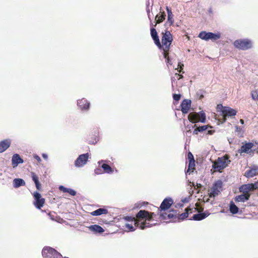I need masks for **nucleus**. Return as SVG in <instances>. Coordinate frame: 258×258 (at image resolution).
Here are the masks:
<instances>
[{
  "label": "nucleus",
  "mask_w": 258,
  "mask_h": 258,
  "mask_svg": "<svg viewBox=\"0 0 258 258\" xmlns=\"http://www.w3.org/2000/svg\"><path fill=\"white\" fill-rule=\"evenodd\" d=\"M67 192L69 193L72 196H75L76 195V191L72 188H68Z\"/></svg>",
  "instance_id": "43"
},
{
  "label": "nucleus",
  "mask_w": 258,
  "mask_h": 258,
  "mask_svg": "<svg viewBox=\"0 0 258 258\" xmlns=\"http://www.w3.org/2000/svg\"><path fill=\"white\" fill-rule=\"evenodd\" d=\"M33 195L35 200L34 205L37 209H40L45 204V199L42 198L40 194L37 191L34 192Z\"/></svg>",
  "instance_id": "9"
},
{
  "label": "nucleus",
  "mask_w": 258,
  "mask_h": 258,
  "mask_svg": "<svg viewBox=\"0 0 258 258\" xmlns=\"http://www.w3.org/2000/svg\"><path fill=\"white\" fill-rule=\"evenodd\" d=\"M31 177L32 178V180L34 182L36 187L38 190H40L41 188V184L39 181V178L37 176V175L34 173L32 172L31 173Z\"/></svg>",
  "instance_id": "26"
},
{
  "label": "nucleus",
  "mask_w": 258,
  "mask_h": 258,
  "mask_svg": "<svg viewBox=\"0 0 258 258\" xmlns=\"http://www.w3.org/2000/svg\"><path fill=\"white\" fill-rule=\"evenodd\" d=\"M221 35L219 32L215 33L212 32H207L206 31H202L199 34V37L204 40L208 41L211 40L213 41L219 39L221 38Z\"/></svg>",
  "instance_id": "5"
},
{
  "label": "nucleus",
  "mask_w": 258,
  "mask_h": 258,
  "mask_svg": "<svg viewBox=\"0 0 258 258\" xmlns=\"http://www.w3.org/2000/svg\"><path fill=\"white\" fill-rule=\"evenodd\" d=\"M147 12H148V17H149V19L150 20L151 19V15L150 14V10L149 9L147 10Z\"/></svg>",
  "instance_id": "53"
},
{
  "label": "nucleus",
  "mask_w": 258,
  "mask_h": 258,
  "mask_svg": "<svg viewBox=\"0 0 258 258\" xmlns=\"http://www.w3.org/2000/svg\"><path fill=\"white\" fill-rule=\"evenodd\" d=\"M166 10L168 14V18L167 23L169 24V25H172L173 24V15L172 13L171 9H170L168 7H166Z\"/></svg>",
  "instance_id": "28"
},
{
  "label": "nucleus",
  "mask_w": 258,
  "mask_h": 258,
  "mask_svg": "<svg viewBox=\"0 0 258 258\" xmlns=\"http://www.w3.org/2000/svg\"><path fill=\"white\" fill-rule=\"evenodd\" d=\"M108 211L107 209L104 208H99L97 210L91 212V215L94 216H99L102 214H107Z\"/></svg>",
  "instance_id": "25"
},
{
  "label": "nucleus",
  "mask_w": 258,
  "mask_h": 258,
  "mask_svg": "<svg viewBox=\"0 0 258 258\" xmlns=\"http://www.w3.org/2000/svg\"><path fill=\"white\" fill-rule=\"evenodd\" d=\"M199 113H200V121H201V122H205L206 121L205 113L204 112H203V111H201V112H199Z\"/></svg>",
  "instance_id": "39"
},
{
  "label": "nucleus",
  "mask_w": 258,
  "mask_h": 258,
  "mask_svg": "<svg viewBox=\"0 0 258 258\" xmlns=\"http://www.w3.org/2000/svg\"><path fill=\"white\" fill-rule=\"evenodd\" d=\"M169 49H163V54L165 58L166 59V62L169 64H171V60L169 59Z\"/></svg>",
  "instance_id": "37"
},
{
  "label": "nucleus",
  "mask_w": 258,
  "mask_h": 258,
  "mask_svg": "<svg viewBox=\"0 0 258 258\" xmlns=\"http://www.w3.org/2000/svg\"><path fill=\"white\" fill-rule=\"evenodd\" d=\"M181 111L182 113H187L191 106V101L189 99H184L180 105Z\"/></svg>",
  "instance_id": "14"
},
{
  "label": "nucleus",
  "mask_w": 258,
  "mask_h": 258,
  "mask_svg": "<svg viewBox=\"0 0 258 258\" xmlns=\"http://www.w3.org/2000/svg\"><path fill=\"white\" fill-rule=\"evenodd\" d=\"M68 188L65 187L64 186L62 185H60L59 186V189L63 192H67L68 191Z\"/></svg>",
  "instance_id": "46"
},
{
  "label": "nucleus",
  "mask_w": 258,
  "mask_h": 258,
  "mask_svg": "<svg viewBox=\"0 0 258 258\" xmlns=\"http://www.w3.org/2000/svg\"><path fill=\"white\" fill-rule=\"evenodd\" d=\"M229 157L228 155L226 154L224 156L218 157L216 160L212 165V168L215 171L222 172V170L225 168L231 162L229 160Z\"/></svg>",
  "instance_id": "2"
},
{
  "label": "nucleus",
  "mask_w": 258,
  "mask_h": 258,
  "mask_svg": "<svg viewBox=\"0 0 258 258\" xmlns=\"http://www.w3.org/2000/svg\"><path fill=\"white\" fill-rule=\"evenodd\" d=\"M246 186L242 185L239 188V191L242 192L241 195H238L235 198V201L236 202H244L249 199L250 197V190H246L244 188Z\"/></svg>",
  "instance_id": "4"
},
{
  "label": "nucleus",
  "mask_w": 258,
  "mask_h": 258,
  "mask_svg": "<svg viewBox=\"0 0 258 258\" xmlns=\"http://www.w3.org/2000/svg\"><path fill=\"white\" fill-rule=\"evenodd\" d=\"M11 144V142L9 139L4 140L0 142V153L4 152L9 148Z\"/></svg>",
  "instance_id": "17"
},
{
  "label": "nucleus",
  "mask_w": 258,
  "mask_h": 258,
  "mask_svg": "<svg viewBox=\"0 0 258 258\" xmlns=\"http://www.w3.org/2000/svg\"><path fill=\"white\" fill-rule=\"evenodd\" d=\"M42 157L44 159H47V155L46 154H42Z\"/></svg>",
  "instance_id": "54"
},
{
  "label": "nucleus",
  "mask_w": 258,
  "mask_h": 258,
  "mask_svg": "<svg viewBox=\"0 0 258 258\" xmlns=\"http://www.w3.org/2000/svg\"><path fill=\"white\" fill-rule=\"evenodd\" d=\"M209 213L208 211H206L204 213H199L198 214H195L192 216V219L195 221H200L204 219L209 215Z\"/></svg>",
  "instance_id": "22"
},
{
  "label": "nucleus",
  "mask_w": 258,
  "mask_h": 258,
  "mask_svg": "<svg viewBox=\"0 0 258 258\" xmlns=\"http://www.w3.org/2000/svg\"><path fill=\"white\" fill-rule=\"evenodd\" d=\"M173 40L172 36L169 31H166L163 34L162 38V44L166 47L169 48Z\"/></svg>",
  "instance_id": "10"
},
{
  "label": "nucleus",
  "mask_w": 258,
  "mask_h": 258,
  "mask_svg": "<svg viewBox=\"0 0 258 258\" xmlns=\"http://www.w3.org/2000/svg\"><path fill=\"white\" fill-rule=\"evenodd\" d=\"M149 212L146 210H140L136 215V217L127 216L125 219L134 222L136 227H139L141 229H144L146 227H149L150 225L148 221Z\"/></svg>",
  "instance_id": "1"
},
{
  "label": "nucleus",
  "mask_w": 258,
  "mask_h": 258,
  "mask_svg": "<svg viewBox=\"0 0 258 258\" xmlns=\"http://www.w3.org/2000/svg\"><path fill=\"white\" fill-rule=\"evenodd\" d=\"M204 97V96L202 95L201 96V97H200V98H202V97Z\"/></svg>",
  "instance_id": "58"
},
{
  "label": "nucleus",
  "mask_w": 258,
  "mask_h": 258,
  "mask_svg": "<svg viewBox=\"0 0 258 258\" xmlns=\"http://www.w3.org/2000/svg\"><path fill=\"white\" fill-rule=\"evenodd\" d=\"M189 121L192 123H197L200 121V113L196 112H191L188 115Z\"/></svg>",
  "instance_id": "19"
},
{
  "label": "nucleus",
  "mask_w": 258,
  "mask_h": 258,
  "mask_svg": "<svg viewBox=\"0 0 258 258\" xmlns=\"http://www.w3.org/2000/svg\"><path fill=\"white\" fill-rule=\"evenodd\" d=\"M173 99L175 101H178L180 99L181 95L180 94H174L173 95Z\"/></svg>",
  "instance_id": "41"
},
{
  "label": "nucleus",
  "mask_w": 258,
  "mask_h": 258,
  "mask_svg": "<svg viewBox=\"0 0 258 258\" xmlns=\"http://www.w3.org/2000/svg\"><path fill=\"white\" fill-rule=\"evenodd\" d=\"M89 157L88 153L81 154L79 156L78 158L75 160V165L76 167H80L85 165Z\"/></svg>",
  "instance_id": "11"
},
{
  "label": "nucleus",
  "mask_w": 258,
  "mask_h": 258,
  "mask_svg": "<svg viewBox=\"0 0 258 258\" xmlns=\"http://www.w3.org/2000/svg\"><path fill=\"white\" fill-rule=\"evenodd\" d=\"M240 122L241 124H243L244 123V120L242 119H240Z\"/></svg>",
  "instance_id": "56"
},
{
  "label": "nucleus",
  "mask_w": 258,
  "mask_h": 258,
  "mask_svg": "<svg viewBox=\"0 0 258 258\" xmlns=\"http://www.w3.org/2000/svg\"><path fill=\"white\" fill-rule=\"evenodd\" d=\"M23 160L19 154H15L13 155L12 159V164L14 168L17 167L19 164L23 163Z\"/></svg>",
  "instance_id": "16"
},
{
  "label": "nucleus",
  "mask_w": 258,
  "mask_h": 258,
  "mask_svg": "<svg viewBox=\"0 0 258 258\" xmlns=\"http://www.w3.org/2000/svg\"><path fill=\"white\" fill-rule=\"evenodd\" d=\"M252 98L254 100H258V91L253 90L251 92Z\"/></svg>",
  "instance_id": "38"
},
{
  "label": "nucleus",
  "mask_w": 258,
  "mask_h": 258,
  "mask_svg": "<svg viewBox=\"0 0 258 258\" xmlns=\"http://www.w3.org/2000/svg\"><path fill=\"white\" fill-rule=\"evenodd\" d=\"M253 146V144L252 143H247L242 145L239 150V153H248Z\"/></svg>",
  "instance_id": "23"
},
{
  "label": "nucleus",
  "mask_w": 258,
  "mask_h": 258,
  "mask_svg": "<svg viewBox=\"0 0 258 258\" xmlns=\"http://www.w3.org/2000/svg\"><path fill=\"white\" fill-rule=\"evenodd\" d=\"M195 161H189V164L188 165V169L187 170V172H189V171L193 172L194 170H195Z\"/></svg>",
  "instance_id": "36"
},
{
  "label": "nucleus",
  "mask_w": 258,
  "mask_h": 258,
  "mask_svg": "<svg viewBox=\"0 0 258 258\" xmlns=\"http://www.w3.org/2000/svg\"><path fill=\"white\" fill-rule=\"evenodd\" d=\"M43 258H61V254L50 247H45L42 251Z\"/></svg>",
  "instance_id": "3"
},
{
  "label": "nucleus",
  "mask_w": 258,
  "mask_h": 258,
  "mask_svg": "<svg viewBox=\"0 0 258 258\" xmlns=\"http://www.w3.org/2000/svg\"><path fill=\"white\" fill-rule=\"evenodd\" d=\"M173 203L174 202L172 198H166L164 199L158 209L159 214L169 210Z\"/></svg>",
  "instance_id": "7"
},
{
  "label": "nucleus",
  "mask_w": 258,
  "mask_h": 258,
  "mask_svg": "<svg viewBox=\"0 0 258 258\" xmlns=\"http://www.w3.org/2000/svg\"><path fill=\"white\" fill-rule=\"evenodd\" d=\"M88 229L95 233H102L104 232V229L99 225L95 224L89 226Z\"/></svg>",
  "instance_id": "20"
},
{
  "label": "nucleus",
  "mask_w": 258,
  "mask_h": 258,
  "mask_svg": "<svg viewBox=\"0 0 258 258\" xmlns=\"http://www.w3.org/2000/svg\"><path fill=\"white\" fill-rule=\"evenodd\" d=\"M14 186L15 188H18L20 186L25 185V181L21 178H15L13 181Z\"/></svg>",
  "instance_id": "29"
},
{
  "label": "nucleus",
  "mask_w": 258,
  "mask_h": 258,
  "mask_svg": "<svg viewBox=\"0 0 258 258\" xmlns=\"http://www.w3.org/2000/svg\"><path fill=\"white\" fill-rule=\"evenodd\" d=\"M78 105L82 110H87L90 106V103L85 98L78 101Z\"/></svg>",
  "instance_id": "21"
},
{
  "label": "nucleus",
  "mask_w": 258,
  "mask_h": 258,
  "mask_svg": "<svg viewBox=\"0 0 258 258\" xmlns=\"http://www.w3.org/2000/svg\"><path fill=\"white\" fill-rule=\"evenodd\" d=\"M98 141L99 138L96 135H90L88 138V141L90 144H95Z\"/></svg>",
  "instance_id": "31"
},
{
  "label": "nucleus",
  "mask_w": 258,
  "mask_h": 258,
  "mask_svg": "<svg viewBox=\"0 0 258 258\" xmlns=\"http://www.w3.org/2000/svg\"><path fill=\"white\" fill-rule=\"evenodd\" d=\"M229 210L230 212L233 214H237L238 212V208L233 202H230Z\"/></svg>",
  "instance_id": "33"
},
{
  "label": "nucleus",
  "mask_w": 258,
  "mask_h": 258,
  "mask_svg": "<svg viewBox=\"0 0 258 258\" xmlns=\"http://www.w3.org/2000/svg\"><path fill=\"white\" fill-rule=\"evenodd\" d=\"M233 45L236 48H249L252 46V41L248 39L235 40Z\"/></svg>",
  "instance_id": "6"
},
{
  "label": "nucleus",
  "mask_w": 258,
  "mask_h": 258,
  "mask_svg": "<svg viewBox=\"0 0 258 258\" xmlns=\"http://www.w3.org/2000/svg\"><path fill=\"white\" fill-rule=\"evenodd\" d=\"M208 125H203L197 127L194 130L193 134L195 135H198L199 132H202L204 131H206L208 128Z\"/></svg>",
  "instance_id": "34"
},
{
  "label": "nucleus",
  "mask_w": 258,
  "mask_h": 258,
  "mask_svg": "<svg viewBox=\"0 0 258 258\" xmlns=\"http://www.w3.org/2000/svg\"><path fill=\"white\" fill-rule=\"evenodd\" d=\"M258 174V167L253 166L247 170L244 173V176L247 178L252 177Z\"/></svg>",
  "instance_id": "15"
},
{
  "label": "nucleus",
  "mask_w": 258,
  "mask_h": 258,
  "mask_svg": "<svg viewBox=\"0 0 258 258\" xmlns=\"http://www.w3.org/2000/svg\"><path fill=\"white\" fill-rule=\"evenodd\" d=\"M187 156H188V158L189 161H195L194 158V156H193V155L191 154V152H188V154H187Z\"/></svg>",
  "instance_id": "44"
},
{
  "label": "nucleus",
  "mask_w": 258,
  "mask_h": 258,
  "mask_svg": "<svg viewBox=\"0 0 258 258\" xmlns=\"http://www.w3.org/2000/svg\"><path fill=\"white\" fill-rule=\"evenodd\" d=\"M48 215H49V217L51 218V219H52L53 220H54V215H53L51 213H49L48 214Z\"/></svg>",
  "instance_id": "50"
},
{
  "label": "nucleus",
  "mask_w": 258,
  "mask_h": 258,
  "mask_svg": "<svg viewBox=\"0 0 258 258\" xmlns=\"http://www.w3.org/2000/svg\"><path fill=\"white\" fill-rule=\"evenodd\" d=\"M222 182L219 181L215 183L211 188L209 193L210 197H215L218 195L220 189L222 188Z\"/></svg>",
  "instance_id": "13"
},
{
  "label": "nucleus",
  "mask_w": 258,
  "mask_h": 258,
  "mask_svg": "<svg viewBox=\"0 0 258 258\" xmlns=\"http://www.w3.org/2000/svg\"><path fill=\"white\" fill-rule=\"evenodd\" d=\"M190 206L189 207L186 208L185 209V212L181 214H177V220H184L186 218H187L188 215L190 213Z\"/></svg>",
  "instance_id": "24"
},
{
  "label": "nucleus",
  "mask_w": 258,
  "mask_h": 258,
  "mask_svg": "<svg viewBox=\"0 0 258 258\" xmlns=\"http://www.w3.org/2000/svg\"><path fill=\"white\" fill-rule=\"evenodd\" d=\"M215 132L213 130H210L208 131V134L209 135H212Z\"/></svg>",
  "instance_id": "51"
},
{
  "label": "nucleus",
  "mask_w": 258,
  "mask_h": 258,
  "mask_svg": "<svg viewBox=\"0 0 258 258\" xmlns=\"http://www.w3.org/2000/svg\"><path fill=\"white\" fill-rule=\"evenodd\" d=\"M149 215L148 221H150L153 219V217L155 215V214L154 213L149 212Z\"/></svg>",
  "instance_id": "45"
},
{
  "label": "nucleus",
  "mask_w": 258,
  "mask_h": 258,
  "mask_svg": "<svg viewBox=\"0 0 258 258\" xmlns=\"http://www.w3.org/2000/svg\"><path fill=\"white\" fill-rule=\"evenodd\" d=\"M183 66H184L183 64L181 63V62L178 63V68L177 69L178 72H179V73L182 72V73H184L183 71H182Z\"/></svg>",
  "instance_id": "40"
},
{
  "label": "nucleus",
  "mask_w": 258,
  "mask_h": 258,
  "mask_svg": "<svg viewBox=\"0 0 258 258\" xmlns=\"http://www.w3.org/2000/svg\"><path fill=\"white\" fill-rule=\"evenodd\" d=\"M101 167L103 169L104 172L105 173H112L113 172V170L108 164L103 163L101 165Z\"/></svg>",
  "instance_id": "32"
},
{
  "label": "nucleus",
  "mask_w": 258,
  "mask_h": 258,
  "mask_svg": "<svg viewBox=\"0 0 258 258\" xmlns=\"http://www.w3.org/2000/svg\"><path fill=\"white\" fill-rule=\"evenodd\" d=\"M61 258H69V257H62V255H61Z\"/></svg>",
  "instance_id": "57"
},
{
  "label": "nucleus",
  "mask_w": 258,
  "mask_h": 258,
  "mask_svg": "<svg viewBox=\"0 0 258 258\" xmlns=\"http://www.w3.org/2000/svg\"><path fill=\"white\" fill-rule=\"evenodd\" d=\"M196 186H197V188H201L202 187V184L200 183H197Z\"/></svg>",
  "instance_id": "55"
},
{
  "label": "nucleus",
  "mask_w": 258,
  "mask_h": 258,
  "mask_svg": "<svg viewBox=\"0 0 258 258\" xmlns=\"http://www.w3.org/2000/svg\"><path fill=\"white\" fill-rule=\"evenodd\" d=\"M196 207L192 206V207H190V213H192L194 212H198L199 213H201L204 210V208L200 206V204L199 203H197L195 204Z\"/></svg>",
  "instance_id": "30"
},
{
  "label": "nucleus",
  "mask_w": 258,
  "mask_h": 258,
  "mask_svg": "<svg viewBox=\"0 0 258 258\" xmlns=\"http://www.w3.org/2000/svg\"><path fill=\"white\" fill-rule=\"evenodd\" d=\"M175 75H177L178 76H179V78H178V80L180 79H182L183 78V76L182 75H180L179 74H176Z\"/></svg>",
  "instance_id": "52"
},
{
  "label": "nucleus",
  "mask_w": 258,
  "mask_h": 258,
  "mask_svg": "<svg viewBox=\"0 0 258 258\" xmlns=\"http://www.w3.org/2000/svg\"><path fill=\"white\" fill-rule=\"evenodd\" d=\"M159 215L163 220H169L170 221H176L177 219V211L174 210L169 211L168 213L166 212L160 213Z\"/></svg>",
  "instance_id": "8"
},
{
  "label": "nucleus",
  "mask_w": 258,
  "mask_h": 258,
  "mask_svg": "<svg viewBox=\"0 0 258 258\" xmlns=\"http://www.w3.org/2000/svg\"><path fill=\"white\" fill-rule=\"evenodd\" d=\"M235 132L237 133H241L242 132V128L238 125L235 126Z\"/></svg>",
  "instance_id": "48"
},
{
  "label": "nucleus",
  "mask_w": 258,
  "mask_h": 258,
  "mask_svg": "<svg viewBox=\"0 0 258 258\" xmlns=\"http://www.w3.org/2000/svg\"><path fill=\"white\" fill-rule=\"evenodd\" d=\"M226 106H223L222 104H218L217 106V109L222 113V110H224Z\"/></svg>",
  "instance_id": "42"
},
{
  "label": "nucleus",
  "mask_w": 258,
  "mask_h": 258,
  "mask_svg": "<svg viewBox=\"0 0 258 258\" xmlns=\"http://www.w3.org/2000/svg\"><path fill=\"white\" fill-rule=\"evenodd\" d=\"M246 186L244 187L246 190L249 189L250 191L258 189V181L253 183H247L244 184Z\"/></svg>",
  "instance_id": "27"
},
{
  "label": "nucleus",
  "mask_w": 258,
  "mask_h": 258,
  "mask_svg": "<svg viewBox=\"0 0 258 258\" xmlns=\"http://www.w3.org/2000/svg\"><path fill=\"white\" fill-rule=\"evenodd\" d=\"M151 35L156 45L158 47H160L161 45L160 40L158 36L157 32L155 28H152L151 29Z\"/></svg>",
  "instance_id": "18"
},
{
  "label": "nucleus",
  "mask_w": 258,
  "mask_h": 258,
  "mask_svg": "<svg viewBox=\"0 0 258 258\" xmlns=\"http://www.w3.org/2000/svg\"><path fill=\"white\" fill-rule=\"evenodd\" d=\"M34 158L36 159L38 162H40L41 160V158H40V157L37 155H34Z\"/></svg>",
  "instance_id": "49"
},
{
  "label": "nucleus",
  "mask_w": 258,
  "mask_h": 258,
  "mask_svg": "<svg viewBox=\"0 0 258 258\" xmlns=\"http://www.w3.org/2000/svg\"><path fill=\"white\" fill-rule=\"evenodd\" d=\"M165 14L164 12H163L161 16L159 15H157L155 17V20L156 21V24L160 23L163 21V20L165 19Z\"/></svg>",
  "instance_id": "35"
},
{
  "label": "nucleus",
  "mask_w": 258,
  "mask_h": 258,
  "mask_svg": "<svg viewBox=\"0 0 258 258\" xmlns=\"http://www.w3.org/2000/svg\"><path fill=\"white\" fill-rule=\"evenodd\" d=\"M236 113L237 111L236 110L226 106L224 110H222L223 121H226L227 117H232L236 115Z\"/></svg>",
  "instance_id": "12"
},
{
  "label": "nucleus",
  "mask_w": 258,
  "mask_h": 258,
  "mask_svg": "<svg viewBox=\"0 0 258 258\" xmlns=\"http://www.w3.org/2000/svg\"><path fill=\"white\" fill-rule=\"evenodd\" d=\"M126 227L127 228H128V229H130L131 231H134V230H135V228H134V226H133L132 224H126Z\"/></svg>",
  "instance_id": "47"
}]
</instances>
